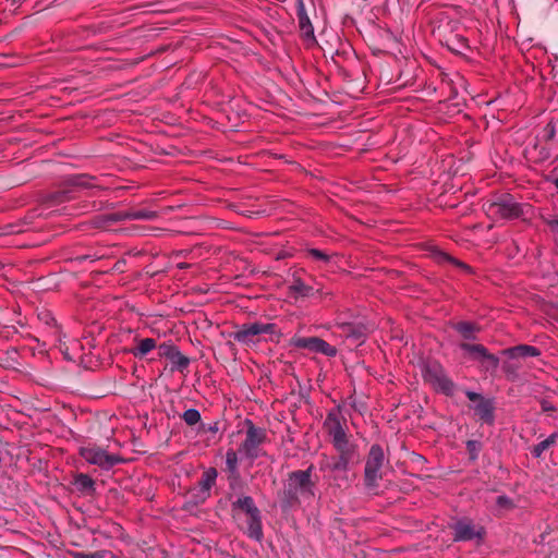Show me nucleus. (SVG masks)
<instances>
[{
	"mask_svg": "<svg viewBox=\"0 0 558 558\" xmlns=\"http://www.w3.org/2000/svg\"><path fill=\"white\" fill-rule=\"evenodd\" d=\"M317 337H293L290 340V345L298 348V349H306L311 352L316 353L317 348Z\"/></svg>",
	"mask_w": 558,
	"mask_h": 558,
	"instance_id": "nucleus-16",
	"label": "nucleus"
},
{
	"mask_svg": "<svg viewBox=\"0 0 558 558\" xmlns=\"http://www.w3.org/2000/svg\"><path fill=\"white\" fill-rule=\"evenodd\" d=\"M171 361L182 368L189 365V359L184 356L180 351H178V355H175V359Z\"/></svg>",
	"mask_w": 558,
	"mask_h": 558,
	"instance_id": "nucleus-30",
	"label": "nucleus"
},
{
	"mask_svg": "<svg viewBox=\"0 0 558 558\" xmlns=\"http://www.w3.org/2000/svg\"><path fill=\"white\" fill-rule=\"evenodd\" d=\"M217 475L218 473L215 468L207 469L202 475V480L199 482L201 487L205 490H209L215 485Z\"/></svg>",
	"mask_w": 558,
	"mask_h": 558,
	"instance_id": "nucleus-17",
	"label": "nucleus"
},
{
	"mask_svg": "<svg viewBox=\"0 0 558 558\" xmlns=\"http://www.w3.org/2000/svg\"><path fill=\"white\" fill-rule=\"evenodd\" d=\"M157 347L155 339L145 338L137 341L136 348L132 349L130 352L136 357H143L150 351H153Z\"/></svg>",
	"mask_w": 558,
	"mask_h": 558,
	"instance_id": "nucleus-15",
	"label": "nucleus"
},
{
	"mask_svg": "<svg viewBox=\"0 0 558 558\" xmlns=\"http://www.w3.org/2000/svg\"><path fill=\"white\" fill-rule=\"evenodd\" d=\"M547 225L555 230H558V219L557 220H549L547 221Z\"/></svg>",
	"mask_w": 558,
	"mask_h": 558,
	"instance_id": "nucleus-33",
	"label": "nucleus"
},
{
	"mask_svg": "<svg viewBox=\"0 0 558 558\" xmlns=\"http://www.w3.org/2000/svg\"><path fill=\"white\" fill-rule=\"evenodd\" d=\"M71 556L73 558H105L106 551L99 550V551L89 553V554L82 553V551H72Z\"/></svg>",
	"mask_w": 558,
	"mask_h": 558,
	"instance_id": "nucleus-27",
	"label": "nucleus"
},
{
	"mask_svg": "<svg viewBox=\"0 0 558 558\" xmlns=\"http://www.w3.org/2000/svg\"><path fill=\"white\" fill-rule=\"evenodd\" d=\"M226 465L230 473L238 472V453L233 449H229L226 453Z\"/></svg>",
	"mask_w": 558,
	"mask_h": 558,
	"instance_id": "nucleus-24",
	"label": "nucleus"
},
{
	"mask_svg": "<svg viewBox=\"0 0 558 558\" xmlns=\"http://www.w3.org/2000/svg\"><path fill=\"white\" fill-rule=\"evenodd\" d=\"M483 209L486 216L494 221L517 219L523 214L522 206L510 194H504L495 201L485 202Z\"/></svg>",
	"mask_w": 558,
	"mask_h": 558,
	"instance_id": "nucleus-1",
	"label": "nucleus"
},
{
	"mask_svg": "<svg viewBox=\"0 0 558 558\" xmlns=\"http://www.w3.org/2000/svg\"><path fill=\"white\" fill-rule=\"evenodd\" d=\"M556 440H557V434L554 433L549 437H547L545 440L535 445L532 448V451H531L532 454L535 458H539L546 449H548L551 445H554L556 442Z\"/></svg>",
	"mask_w": 558,
	"mask_h": 558,
	"instance_id": "nucleus-18",
	"label": "nucleus"
},
{
	"mask_svg": "<svg viewBox=\"0 0 558 558\" xmlns=\"http://www.w3.org/2000/svg\"><path fill=\"white\" fill-rule=\"evenodd\" d=\"M453 539L456 542L472 541L474 538L483 541L486 535L484 526L475 525L471 520L468 519L458 521L453 525Z\"/></svg>",
	"mask_w": 558,
	"mask_h": 558,
	"instance_id": "nucleus-8",
	"label": "nucleus"
},
{
	"mask_svg": "<svg viewBox=\"0 0 558 558\" xmlns=\"http://www.w3.org/2000/svg\"><path fill=\"white\" fill-rule=\"evenodd\" d=\"M424 380L435 390L451 396L454 390L453 383L445 375L441 366L433 364L425 367L423 373Z\"/></svg>",
	"mask_w": 558,
	"mask_h": 558,
	"instance_id": "nucleus-7",
	"label": "nucleus"
},
{
	"mask_svg": "<svg viewBox=\"0 0 558 558\" xmlns=\"http://www.w3.org/2000/svg\"><path fill=\"white\" fill-rule=\"evenodd\" d=\"M313 465H310L307 470L294 471L289 475V485L296 493L301 495H307L314 497V482L312 481Z\"/></svg>",
	"mask_w": 558,
	"mask_h": 558,
	"instance_id": "nucleus-9",
	"label": "nucleus"
},
{
	"mask_svg": "<svg viewBox=\"0 0 558 558\" xmlns=\"http://www.w3.org/2000/svg\"><path fill=\"white\" fill-rule=\"evenodd\" d=\"M453 328L468 340L476 339V335L482 330L481 326L471 322H459L453 325Z\"/></svg>",
	"mask_w": 558,
	"mask_h": 558,
	"instance_id": "nucleus-13",
	"label": "nucleus"
},
{
	"mask_svg": "<svg viewBox=\"0 0 558 558\" xmlns=\"http://www.w3.org/2000/svg\"><path fill=\"white\" fill-rule=\"evenodd\" d=\"M183 421L190 425H196L201 421V414L196 409H189L182 415Z\"/></svg>",
	"mask_w": 558,
	"mask_h": 558,
	"instance_id": "nucleus-25",
	"label": "nucleus"
},
{
	"mask_svg": "<svg viewBox=\"0 0 558 558\" xmlns=\"http://www.w3.org/2000/svg\"><path fill=\"white\" fill-rule=\"evenodd\" d=\"M497 505L501 508H506V509H513L514 508V505L512 502V500L506 496H499L497 498Z\"/></svg>",
	"mask_w": 558,
	"mask_h": 558,
	"instance_id": "nucleus-29",
	"label": "nucleus"
},
{
	"mask_svg": "<svg viewBox=\"0 0 558 558\" xmlns=\"http://www.w3.org/2000/svg\"><path fill=\"white\" fill-rule=\"evenodd\" d=\"M74 484L80 490L85 492L94 489L95 482L89 475L80 473L75 475Z\"/></svg>",
	"mask_w": 558,
	"mask_h": 558,
	"instance_id": "nucleus-19",
	"label": "nucleus"
},
{
	"mask_svg": "<svg viewBox=\"0 0 558 558\" xmlns=\"http://www.w3.org/2000/svg\"><path fill=\"white\" fill-rule=\"evenodd\" d=\"M233 511L241 510L247 515V535L251 538L260 541L263 537L262 521L259 510L254 504V500L250 496L239 498L232 505Z\"/></svg>",
	"mask_w": 558,
	"mask_h": 558,
	"instance_id": "nucleus-4",
	"label": "nucleus"
},
{
	"mask_svg": "<svg viewBox=\"0 0 558 558\" xmlns=\"http://www.w3.org/2000/svg\"><path fill=\"white\" fill-rule=\"evenodd\" d=\"M300 27L304 35H306L308 37L314 36V31H313L312 24L310 22V19L307 16H305V15L300 16Z\"/></svg>",
	"mask_w": 558,
	"mask_h": 558,
	"instance_id": "nucleus-26",
	"label": "nucleus"
},
{
	"mask_svg": "<svg viewBox=\"0 0 558 558\" xmlns=\"http://www.w3.org/2000/svg\"><path fill=\"white\" fill-rule=\"evenodd\" d=\"M325 424L328 426L329 435L332 437V444L337 451L350 449L349 440L340 421L336 415L329 414Z\"/></svg>",
	"mask_w": 558,
	"mask_h": 558,
	"instance_id": "nucleus-10",
	"label": "nucleus"
},
{
	"mask_svg": "<svg viewBox=\"0 0 558 558\" xmlns=\"http://www.w3.org/2000/svg\"><path fill=\"white\" fill-rule=\"evenodd\" d=\"M317 348L316 353H322L326 356L333 357L337 355V348L329 344L327 341L317 337Z\"/></svg>",
	"mask_w": 558,
	"mask_h": 558,
	"instance_id": "nucleus-21",
	"label": "nucleus"
},
{
	"mask_svg": "<svg viewBox=\"0 0 558 558\" xmlns=\"http://www.w3.org/2000/svg\"><path fill=\"white\" fill-rule=\"evenodd\" d=\"M460 348L464 351L474 354L475 359L488 361L490 365L495 368L498 367L499 365V359L496 355L489 353L488 350L483 344H471L462 342L460 344Z\"/></svg>",
	"mask_w": 558,
	"mask_h": 558,
	"instance_id": "nucleus-11",
	"label": "nucleus"
},
{
	"mask_svg": "<svg viewBox=\"0 0 558 558\" xmlns=\"http://www.w3.org/2000/svg\"><path fill=\"white\" fill-rule=\"evenodd\" d=\"M445 258L450 260L451 263L456 264L457 266L465 269V270H470V267L468 265H465L464 263H462V262H458V260H456V259H453L451 257H448V256H446Z\"/></svg>",
	"mask_w": 558,
	"mask_h": 558,
	"instance_id": "nucleus-32",
	"label": "nucleus"
},
{
	"mask_svg": "<svg viewBox=\"0 0 558 558\" xmlns=\"http://www.w3.org/2000/svg\"><path fill=\"white\" fill-rule=\"evenodd\" d=\"M247 429L245 439L240 446V451L248 459H256L259 457L260 446L267 440V433L264 428L257 427L250 420L245 422Z\"/></svg>",
	"mask_w": 558,
	"mask_h": 558,
	"instance_id": "nucleus-5",
	"label": "nucleus"
},
{
	"mask_svg": "<svg viewBox=\"0 0 558 558\" xmlns=\"http://www.w3.org/2000/svg\"><path fill=\"white\" fill-rule=\"evenodd\" d=\"M555 185L558 189V179L555 181Z\"/></svg>",
	"mask_w": 558,
	"mask_h": 558,
	"instance_id": "nucleus-35",
	"label": "nucleus"
},
{
	"mask_svg": "<svg viewBox=\"0 0 558 558\" xmlns=\"http://www.w3.org/2000/svg\"><path fill=\"white\" fill-rule=\"evenodd\" d=\"M159 355L169 360H174L179 349L172 343H161L159 347Z\"/></svg>",
	"mask_w": 558,
	"mask_h": 558,
	"instance_id": "nucleus-23",
	"label": "nucleus"
},
{
	"mask_svg": "<svg viewBox=\"0 0 558 558\" xmlns=\"http://www.w3.org/2000/svg\"><path fill=\"white\" fill-rule=\"evenodd\" d=\"M466 397L471 400V401H478L481 402V399H484L481 395L476 393V392H473V391H468L466 392Z\"/></svg>",
	"mask_w": 558,
	"mask_h": 558,
	"instance_id": "nucleus-31",
	"label": "nucleus"
},
{
	"mask_svg": "<svg viewBox=\"0 0 558 558\" xmlns=\"http://www.w3.org/2000/svg\"><path fill=\"white\" fill-rule=\"evenodd\" d=\"M78 454L89 464L100 469L109 470L112 466L124 462V459L116 453H109L96 444H87L78 449Z\"/></svg>",
	"mask_w": 558,
	"mask_h": 558,
	"instance_id": "nucleus-3",
	"label": "nucleus"
},
{
	"mask_svg": "<svg viewBox=\"0 0 558 558\" xmlns=\"http://www.w3.org/2000/svg\"><path fill=\"white\" fill-rule=\"evenodd\" d=\"M385 461V453L379 445H373L369 449L366 463H365V484L368 487L377 485L378 480L381 478L380 470Z\"/></svg>",
	"mask_w": 558,
	"mask_h": 558,
	"instance_id": "nucleus-6",
	"label": "nucleus"
},
{
	"mask_svg": "<svg viewBox=\"0 0 558 558\" xmlns=\"http://www.w3.org/2000/svg\"><path fill=\"white\" fill-rule=\"evenodd\" d=\"M543 410L544 411H553L554 408H549V405L543 404Z\"/></svg>",
	"mask_w": 558,
	"mask_h": 558,
	"instance_id": "nucleus-34",
	"label": "nucleus"
},
{
	"mask_svg": "<svg viewBox=\"0 0 558 558\" xmlns=\"http://www.w3.org/2000/svg\"><path fill=\"white\" fill-rule=\"evenodd\" d=\"M307 254L315 259H319V260H324V262H329V259H330L327 254H325L324 252H322L317 248H310L307 251Z\"/></svg>",
	"mask_w": 558,
	"mask_h": 558,
	"instance_id": "nucleus-28",
	"label": "nucleus"
},
{
	"mask_svg": "<svg viewBox=\"0 0 558 558\" xmlns=\"http://www.w3.org/2000/svg\"><path fill=\"white\" fill-rule=\"evenodd\" d=\"M504 356L508 359H521V357H535L541 354V351L533 345L529 344H519L515 347H511L501 351Z\"/></svg>",
	"mask_w": 558,
	"mask_h": 558,
	"instance_id": "nucleus-12",
	"label": "nucleus"
},
{
	"mask_svg": "<svg viewBox=\"0 0 558 558\" xmlns=\"http://www.w3.org/2000/svg\"><path fill=\"white\" fill-rule=\"evenodd\" d=\"M476 414L481 420L493 423L494 421V405L490 400L481 399L475 407Z\"/></svg>",
	"mask_w": 558,
	"mask_h": 558,
	"instance_id": "nucleus-14",
	"label": "nucleus"
},
{
	"mask_svg": "<svg viewBox=\"0 0 558 558\" xmlns=\"http://www.w3.org/2000/svg\"><path fill=\"white\" fill-rule=\"evenodd\" d=\"M262 333L269 335V340L276 343H278L282 337L281 331L278 330L277 326L272 323L243 324L236 331L232 333V337L235 341L242 344L251 345L258 342L257 337Z\"/></svg>",
	"mask_w": 558,
	"mask_h": 558,
	"instance_id": "nucleus-2",
	"label": "nucleus"
},
{
	"mask_svg": "<svg viewBox=\"0 0 558 558\" xmlns=\"http://www.w3.org/2000/svg\"><path fill=\"white\" fill-rule=\"evenodd\" d=\"M340 457L339 460L335 463V470L345 471L348 469L352 451L350 449H344L343 451H338Z\"/></svg>",
	"mask_w": 558,
	"mask_h": 558,
	"instance_id": "nucleus-22",
	"label": "nucleus"
},
{
	"mask_svg": "<svg viewBox=\"0 0 558 558\" xmlns=\"http://www.w3.org/2000/svg\"><path fill=\"white\" fill-rule=\"evenodd\" d=\"M290 292L298 296H307L310 295L312 288L307 284H305L302 280L295 279L293 283L290 286Z\"/></svg>",
	"mask_w": 558,
	"mask_h": 558,
	"instance_id": "nucleus-20",
	"label": "nucleus"
}]
</instances>
